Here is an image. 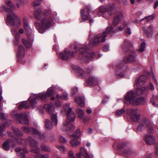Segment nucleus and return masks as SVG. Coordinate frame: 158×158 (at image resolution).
Segmentation results:
<instances>
[{
    "mask_svg": "<svg viewBox=\"0 0 158 158\" xmlns=\"http://www.w3.org/2000/svg\"><path fill=\"white\" fill-rule=\"evenodd\" d=\"M56 15V12H52L50 10H46L45 15L41 22L40 23H35L36 28L39 32L41 33H43L46 29L52 25L53 19H55Z\"/></svg>",
    "mask_w": 158,
    "mask_h": 158,
    "instance_id": "obj_1",
    "label": "nucleus"
},
{
    "mask_svg": "<svg viewBox=\"0 0 158 158\" xmlns=\"http://www.w3.org/2000/svg\"><path fill=\"white\" fill-rule=\"evenodd\" d=\"M107 11L110 15H114V18L113 22V24L115 26L117 25L121 21L123 18L122 14L119 11H117L115 8V5L112 4L110 5L109 7L107 8L106 6H102L99 7L97 11V14L100 15V13H103Z\"/></svg>",
    "mask_w": 158,
    "mask_h": 158,
    "instance_id": "obj_2",
    "label": "nucleus"
},
{
    "mask_svg": "<svg viewBox=\"0 0 158 158\" xmlns=\"http://www.w3.org/2000/svg\"><path fill=\"white\" fill-rule=\"evenodd\" d=\"M69 104H68L63 107L61 112L63 114H67V118L63 124L61 129L64 131L72 130L74 128V126L71 123V121L75 120V115L72 108L70 107Z\"/></svg>",
    "mask_w": 158,
    "mask_h": 158,
    "instance_id": "obj_3",
    "label": "nucleus"
},
{
    "mask_svg": "<svg viewBox=\"0 0 158 158\" xmlns=\"http://www.w3.org/2000/svg\"><path fill=\"white\" fill-rule=\"evenodd\" d=\"M113 28L112 27H108L106 29V31L102 34H99L95 36L94 38L92 45L93 46H97L100 42H104L106 40L105 38L109 33L112 31Z\"/></svg>",
    "mask_w": 158,
    "mask_h": 158,
    "instance_id": "obj_4",
    "label": "nucleus"
},
{
    "mask_svg": "<svg viewBox=\"0 0 158 158\" xmlns=\"http://www.w3.org/2000/svg\"><path fill=\"white\" fill-rule=\"evenodd\" d=\"M144 127H147V130L150 132L152 133L154 132L152 124L147 118L145 117L143 118L139 122L137 129L139 131H141Z\"/></svg>",
    "mask_w": 158,
    "mask_h": 158,
    "instance_id": "obj_5",
    "label": "nucleus"
},
{
    "mask_svg": "<svg viewBox=\"0 0 158 158\" xmlns=\"http://www.w3.org/2000/svg\"><path fill=\"white\" fill-rule=\"evenodd\" d=\"M37 98L35 97L33 98H29L28 102L25 101L19 104L18 107L19 109H21L24 107L26 109H28L30 107V106L28 105L29 104H30L33 108L35 107L37 103Z\"/></svg>",
    "mask_w": 158,
    "mask_h": 158,
    "instance_id": "obj_6",
    "label": "nucleus"
},
{
    "mask_svg": "<svg viewBox=\"0 0 158 158\" xmlns=\"http://www.w3.org/2000/svg\"><path fill=\"white\" fill-rule=\"evenodd\" d=\"M128 115H130L131 119L134 121H137L140 119L139 110L137 109H129L126 111Z\"/></svg>",
    "mask_w": 158,
    "mask_h": 158,
    "instance_id": "obj_7",
    "label": "nucleus"
},
{
    "mask_svg": "<svg viewBox=\"0 0 158 158\" xmlns=\"http://www.w3.org/2000/svg\"><path fill=\"white\" fill-rule=\"evenodd\" d=\"M7 24L11 26H13L15 24L19 23V18L15 13H12L10 15H7Z\"/></svg>",
    "mask_w": 158,
    "mask_h": 158,
    "instance_id": "obj_8",
    "label": "nucleus"
},
{
    "mask_svg": "<svg viewBox=\"0 0 158 158\" xmlns=\"http://www.w3.org/2000/svg\"><path fill=\"white\" fill-rule=\"evenodd\" d=\"M14 118L17 122L22 124L26 125L28 123V119L26 114H23L22 113L16 114L15 115Z\"/></svg>",
    "mask_w": 158,
    "mask_h": 158,
    "instance_id": "obj_9",
    "label": "nucleus"
},
{
    "mask_svg": "<svg viewBox=\"0 0 158 158\" xmlns=\"http://www.w3.org/2000/svg\"><path fill=\"white\" fill-rule=\"evenodd\" d=\"M137 56L136 52L131 50L129 51L128 56L124 58L123 60L126 64L132 63L136 60Z\"/></svg>",
    "mask_w": 158,
    "mask_h": 158,
    "instance_id": "obj_10",
    "label": "nucleus"
},
{
    "mask_svg": "<svg viewBox=\"0 0 158 158\" xmlns=\"http://www.w3.org/2000/svg\"><path fill=\"white\" fill-rule=\"evenodd\" d=\"M75 53L69 50L65 49L60 54V57L63 60H67L73 57Z\"/></svg>",
    "mask_w": 158,
    "mask_h": 158,
    "instance_id": "obj_11",
    "label": "nucleus"
},
{
    "mask_svg": "<svg viewBox=\"0 0 158 158\" xmlns=\"http://www.w3.org/2000/svg\"><path fill=\"white\" fill-rule=\"evenodd\" d=\"M136 94L133 91H130L128 92L125 97L127 104L132 103L133 105L136 98Z\"/></svg>",
    "mask_w": 158,
    "mask_h": 158,
    "instance_id": "obj_12",
    "label": "nucleus"
},
{
    "mask_svg": "<svg viewBox=\"0 0 158 158\" xmlns=\"http://www.w3.org/2000/svg\"><path fill=\"white\" fill-rule=\"evenodd\" d=\"M29 143L31 148V151L34 153H38L40 151V148L37 147V142L31 137L28 138Z\"/></svg>",
    "mask_w": 158,
    "mask_h": 158,
    "instance_id": "obj_13",
    "label": "nucleus"
},
{
    "mask_svg": "<svg viewBox=\"0 0 158 158\" xmlns=\"http://www.w3.org/2000/svg\"><path fill=\"white\" fill-rule=\"evenodd\" d=\"M80 134V129H77L73 135V136L74 139H73L70 142V143L73 147H75L80 144V142L77 141L76 139L79 138Z\"/></svg>",
    "mask_w": 158,
    "mask_h": 158,
    "instance_id": "obj_14",
    "label": "nucleus"
},
{
    "mask_svg": "<svg viewBox=\"0 0 158 158\" xmlns=\"http://www.w3.org/2000/svg\"><path fill=\"white\" fill-rule=\"evenodd\" d=\"M53 94V88L50 87L47 91V93H42L39 94L38 97H39L42 100H44L47 97H50Z\"/></svg>",
    "mask_w": 158,
    "mask_h": 158,
    "instance_id": "obj_15",
    "label": "nucleus"
},
{
    "mask_svg": "<svg viewBox=\"0 0 158 158\" xmlns=\"http://www.w3.org/2000/svg\"><path fill=\"white\" fill-rule=\"evenodd\" d=\"M23 131L27 134L31 133L33 134L40 135V133L36 129L33 128L29 127L27 126H24L22 127Z\"/></svg>",
    "mask_w": 158,
    "mask_h": 158,
    "instance_id": "obj_16",
    "label": "nucleus"
},
{
    "mask_svg": "<svg viewBox=\"0 0 158 158\" xmlns=\"http://www.w3.org/2000/svg\"><path fill=\"white\" fill-rule=\"evenodd\" d=\"M91 48V47H89V45H87L79 49L80 53L82 55H84L86 56V57H88V54L87 52Z\"/></svg>",
    "mask_w": 158,
    "mask_h": 158,
    "instance_id": "obj_17",
    "label": "nucleus"
},
{
    "mask_svg": "<svg viewBox=\"0 0 158 158\" xmlns=\"http://www.w3.org/2000/svg\"><path fill=\"white\" fill-rule=\"evenodd\" d=\"M132 46L130 41L127 40H125L124 43L122 45V48L124 51L127 52L130 50Z\"/></svg>",
    "mask_w": 158,
    "mask_h": 158,
    "instance_id": "obj_18",
    "label": "nucleus"
},
{
    "mask_svg": "<svg viewBox=\"0 0 158 158\" xmlns=\"http://www.w3.org/2000/svg\"><path fill=\"white\" fill-rule=\"evenodd\" d=\"M33 40V37L32 36L30 39L27 38V40H26L24 38L22 39V42L27 48H30L31 46Z\"/></svg>",
    "mask_w": 158,
    "mask_h": 158,
    "instance_id": "obj_19",
    "label": "nucleus"
},
{
    "mask_svg": "<svg viewBox=\"0 0 158 158\" xmlns=\"http://www.w3.org/2000/svg\"><path fill=\"white\" fill-rule=\"evenodd\" d=\"M50 114L53 124L56 126L58 122V119L56 113L55 111H54L50 113Z\"/></svg>",
    "mask_w": 158,
    "mask_h": 158,
    "instance_id": "obj_20",
    "label": "nucleus"
},
{
    "mask_svg": "<svg viewBox=\"0 0 158 158\" xmlns=\"http://www.w3.org/2000/svg\"><path fill=\"white\" fill-rule=\"evenodd\" d=\"M74 100L77 104L78 105L80 106L83 107L84 106V100L83 97L76 96Z\"/></svg>",
    "mask_w": 158,
    "mask_h": 158,
    "instance_id": "obj_21",
    "label": "nucleus"
},
{
    "mask_svg": "<svg viewBox=\"0 0 158 158\" xmlns=\"http://www.w3.org/2000/svg\"><path fill=\"white\" fill-rule=\"evenodd\" d=\"M153 29V27L152 26H149L147 29L146 30V28L145 27H143L142 28L143 30L144 31V33L147 35L148 37H150L152 35V31Z\"/></svg>",
    "mask_w": 158,
    "mask_h": 158,
    "instance_id": "obj_22",
    "label": "nucleus"
},
{
    "mask_svg": "<svg viewBox=\"0 0 158 158\" xmlns=\"http://www.w3.org/2000/svg\"><path fill=\"white\" fill-rule=\"evenodd\" d=\"M145 140L147 143L150 145L154 142V138L151 135H146Z\"/></svg>",
    "mask_w": 158,
    "mask_h": 158,
    "instance_id": "obj_23",
    "label": "nucleus"
},
{
    "mask_svg": "<svg viewBox=\"0 0 158 158\" xmlns=\"http://www.w3.org/2000/svg\"><path fill=\"white\" fill-rule=\"evenodd\" d=\"M24 54V50L23 47L22 45H19L18 49V53L17 54L18 56L22 59V57Z\"/></svg>",
    "mask_w": 158,
    "mask_h": 158,
    "instance_id": "obj_24",
    "label": "nucleus"
},
{
    "mask_svg": "<svg viewBox=\"0 0 158 158\" xmlns=\"http://www.w3.org/2000/svg\"><path fill=\"white\" fill-rule=\"evenodd\" d=\"M98 81V79L91 76H89L86 80V82L87 84L92 85L95 82Z\"/></svg>",
    "mask_w": 158,
    "mask_h": 158,
    "instance_id": "obj_25",
    "label": "nucleus"
},
{
    "mask_svg": "<svg viewBox=\"0 0 158 158\" xmlns=\"http://www.w3.org/2000/svg\"><path fill=\"white\" fill-rule=\"evenodd\" d=\"M34 17L35 19L39 20L40 19L42 15V10L39 9L34 12Z\"/></svg>",
    "mask_w": 158,
    "mask_h": 158,
    "instance_id": "obj_26",
    "label": "nucleus"
},
{
    "mask_svg": "<svg viewBox=\"0 0 158 158\" xmlns=\"http://www.w3.org/2000/svg\"><path fill=\"white\" fill-rule=\"evenodd\" d=\"M44 108L49 114L54 111L53 108V106L51 103L45 105L44 106Z\"/></svg>",
    "mask_w": 158,
    "mask_h": 158,
    "instance_id": "obj_27",
    "label": "nucleus"
},
{
    "mask_svg": "<svg viewBox=\"0 0 158 158\" xmlns=\"http://www.w3.org/2000/svg\"><path fill=\"white\" fill-rule=\"evenodd\" d=\"M145 102V99L143 98H136L135 100L133 106H136L139 104L143 103Z\"/></svg>",
    "mask_w": 158,
    "mask_h": 158,
    "instance_id": "obj_28",
    "label": "nucleus"
},
{
    "mask_svg": "<svg viewBox=\"0 0 158 158\" xmlns=\"http://www.w3.org/2000/svg\"><path fill=\"white\" fill-rule=\"evenodd\" d=\"M145 77L142 76L139 78L137 80V86L142 85L145 81Z\"/></svg>",
    "mask_w": 158,
    "mask_h": 158,
    "instance_id": "obj_29",
    "label": "nucleus"
},
{
    "mask_svg": "<svg viewBox=\"0 0 158 158\" xmlns=\"http://www.w3.org/2000/svg\"><path fill=\"white\" fill-rule=\"evenodd\" d=\"M11 140H7L3 143L2 145L3 148L6 151H8L10 148L9 145L11 143Z\"/></svg>",
    "mask_w": 158,
    "mask_h": 158,
    "instance_id": "obj_30",
    "label": "nucleus"
},
{
    "mask_svg": "<svg viewBox=\"0 0 158 158\" xmlns=\"http://www.w3.org/2000/svg\"><path fill=\"white\" fill-rule=\"evenodd\" d=\"M80 152L85 158H90L88 154L86 151L83 148H80Z\"/></svg>",
    "mask_w": 158,
    "mask_h": 158,
    "instance_id": "obj_31",
    "label": "nucleus"
},
{
    "mask_svg": "<svg viewBox=\"0 0 158 158\" xmlns=\"http://www.w3.org/2000/svg\"><path fill=\"white\" fill-rule=\"evenodd\" d=\"M25 33L27 36V38L30 39L31 36L33 37V35H31V30L29 27H27V28H24Z\"/></svg>",
    "mask_w": 158,
    "mask_h": 158,
    "instance_id": "obj_32",
    "label": "nucleus"
},
{
    "mask_svg": "<svg viewBox=\"0 0 158 158\" xmlns=\"http://www.w3.org/2000/svg\"><path fill=\"white\" fill-rule=\"evenodd\" d=\"M6 3L10 10H13L15 9V6L13 4L12 2L10 1H9L6 2Z\"/></svg>",
    "mask_w": 158,
    "mask_h": 158,
    "instance_id": "obj_33",
    "label": "nucleus"
},
{
    "mask_svg": "<svg viewBox=\"0 0 158 158\" xmlns=\"http://www.w3.org/2000/svg\"><path fill=\"white\" fill-rule=\"evenodd\" d=\"M46 127L47 129H51L52 128V125H53L51 123L48 119H47L45 122Z\"/></svg>",
    "mask_w": 158,
    "mask_h": 158,
    "instance_id": "obj_34",
    "label": "nucleus"
},
{
    "mask_svg": "<svg viewBox=\"0 0 158 158\" xmlns=\"http://www.w3.org/2000/svg\"><path fill=\"white\" fill-rule=\"evenodd\" d=\"M76 112L78 115V117L80 118H82L84 114V112L82 110L78 108L76 110Z\"/></svg>",
    "mask_w": 158,
    "mask_h": 158,
    "instance_id": "obj_35",
    "label": "nucleus"
},
{
    "mask_svg": "<svg viewBox=\"0 0 158 158\" xmlns=\"http://www.w3.org/2000/svg\"><path fill=\"white\" fill-rule=\"evenodd\" d=\"M81 13L82 18L84 20H87L89 18V15L84 14V9L81 10Z\"/></svg>",
    "mask_w": 158,
    "mask_h": 158,
    "instance_id": "obj_36",
    "label": "nucleus"
},
{
    "mask_svg": "<svg viewBox=\"0 0 158 158\" xmlns=\"http://www.w3.org/2000/svg\"><path fill=\"white\" fill-rule=\"evenodd\" d=\"M125 113V110L123 108L118 110L116 112V115L117 116H120Z\"/></svg>",
    "mask_w": 158,
    "mask_h": 158,
    "instance_id": "obj_37",
    "label": "nucleus"
},
{
    "mask_svg": "<svg viewBox=\"0 0 158 158\" xmlns=\"http://www.w3.org/2000/svg\"><path fill=\"white\" fill-rule=\"evenodd\" d=\"M13 130L14 132L18 136H22L23 135L22 132L19 131L18 128H13Z\"/></svg>",
    "mask_w": 158,
    "mask_h": 158,
    "instance_id": "obj_38",
    "label": "nucleus"
},
{
    "mask_svg": "<svg viewBox=\"0 0 158 158\" xmlns=\"http://www.w3.org/2000/svg\"><path fill=\"white\" fill-rule=\"evenodd\" d=\"M76 72L77 75L80 76H82L84 73V71L80 68H78Z\"/></svg>",
    "mask_w": 158,
    "mask_h": 158,
    "instance_id": "obj_39",
    "label": "nucleus"
},
{
    "mask_svg": "<svg viewBox=\"0 0 158 158\" xmlns=\"http://www.w3.org/2000/svg\"><path fill=\"white\" fill-rule=\"evenodd\" d=\"M42 149L46 152H49L51 151L50 148L46 146L45 145H42L41 147Z\"/></svg>",
    "mask_w": 158,
    "mask_h": 158,
    "instance_id": "obj_40",
    "label": "nucleus"
},
{
    "mask_svg": "<svg viewBox=\"0 0 158 158\" xmlns=\"http://www.w3.org/2000/svg\"><path fill=\"white\" fill-rule=\"evenodd\" d=\"M154 18V16L153 15H151L148 17H145L143 19H146L147 22H149L151 20H152ZM143 19H141L143 20Z\"/></svg>",
    "mask_w": 158,
    "mask_h": 158,
    "instance_id": "obj_41",
    "label": "nucleus"
},
{
    "mask_svg": "<svg viewBox=\"0 0 158 158\" xmlns=\"http://www.w3.org/2000/svg\"><path fill=\"white\" fill-rule=\"evenodd\" d=\"M42 0H37L36 1L34 2L32 4L33 6L35 8L37 6L39 5Z\"/></svg>",
    "mask_w": 158,
    "mask_h": 158,
    "instance_id": "obj_42",
    "label": "nucleus"
},
{
    "mask_svg": "<svg viewBox=\"0 0 158 158\" xmlns=\"http://www.w3.org/2000/svg\"><path fill=\"white\" fill-rule=\"evenodd\" d=\"M124 76L123 73L120 72L118 70H117L116 73V76L118 78L123 77Z\"/></svg>",
    "mask_w": 158,
    "mask_h": 158,
    "instance_id": "obj_43",
    "label": "nucleus"
},
{
    "mask_svg": "<svg viewBox=\"0 0 158 158\" xmlns=\"http://www.w3.org/2000/svg\"><path fill=\"white\" fill-rule=\"evenodd\" d=\"M145 43L142 42L141 45L139 49V51L141 52H142L144 51L145 48Z\"/></svg>",
    "mask_w": 158,
    "mask_h": 158,
    "instance_id": "obj_44",
    "label": "nucleus"
},
{
    "mask_svg": "<svg viewBox=\"0 0 158 158\" xmlns=\"http://www.w3.org/2000/svg\"><path fill=\"white\" fill-rule=\"evenodd\" d=\"M5 122H4V123H2L1 125L0 126V131H1V130H4L5 127L7 125V123H6V120L5 121Z\"/></svg>",
    "mask_w": 158,
    "mask_h": 158,
    "instance_id": "obj_45",
    "label": "nucleus"
},
{
    "mask_svg": "<svg viewBox=\"0 0 158 158\" xmlns=\"http://www.w3.org/2000/svg\"><path fill=\"white\" fill-rule=\"evenodd\" d=\"M16 38L14 40V44L15 45H18L19 43V35H17H17H16Z\"/></svg>",
    "mask_w": 158,
    "mask_h": 158,
    "instance_id": "obj_46",
    "label": "nucleus"
},
{
    "mask_svg": "<svg viewBox=\"0 0 158 158\" xmlns=\"http://www.w3.org/2000/svg\"><path fill=\"white\" fill-rule=\"evenodd\" d=\"M61 98L64 100H67L68 98V94L65 93H63V94L60 96Z\"/></svg>",
    "mask_w": 158,
    "mask_h": 158,
    "instance_id": "obj_47",
    "label": "nucleus"
},
{
    "mask_svg": "<svg viewBox=\"0 0 158 158\" xmlns=\"http://www.w3.org/2000/svg\"><path fill=\"white\" fill-rule=\"evenodd\" d=\"M69 158H75L73 152L70 151L69 152Z\"/></svg>",
    "mask_w": 158,
    "mask_h": 158,
    "instance_id": "obj_48",
    "label": "nucleus"
},
{
    "mask_svg": "<svg viewBox=\"0 0 158 158\" xmlns=\"http://www.w3.org/2000/svg\"><path fill=\"white\" fill-rule=\"evenodd\" d=\"M34 157L35 158H47V157L41 154L36 155L34 156Z\"/></svg>",
    "mask_w": 158,
    "mask_h": 158,
    "instance_id": "obj_49",
    "label": "nucleus"
},
{
    "mask_svg": "<svg viewBox=\"0 0 158 158\" xmlns=\"http://www.w3.org/2000/svg\"><path fill=\"white\" fill-rule=\"evenodd\" d=\"M23 26L24 28H27L29 27L28 26L27 21L26 19H23Z\"/></svg>",
    "mask_w": 158,
    "mask_h": 158,
    "instance_id": "obj_50",
    "label": "nucleus"
},
{
    "mask_svg": "<svg viewBox=\"0 0 158 158\" xmlns=\"http://www.w3.org/2000/svg\"><path fill=\"white\" fill-rule=\"evenodd\" d=\"M60 141L61 143H65L67 141L64 137L63 136H60Z\"/></svg>",
    "mask_w": 158,
    "mask_h": 158,
    "instance_id": "obj_51",
    "label": "nucleus"
},
{
    "mask_svg": "<svg viewBox=\"0 0 158 158\" xmlns=\"http://www.w3.org/2000/svg\"><path fill=\"white\" fill-rule=\"evenodd\" d=\"M135 153V152L132 149H129L127 152V153L131 155H133Z\"/></svg>",
    "mask_w": 158,
    "mask_h": 158,
    "instance_id": "obj_52",
    "label": "nucleus"
},
{
    "mask_svg": "<svg viewBox=\"0 0 158 158\" xmlns=\"http://www.w3.org/2000/svg\"><path fill=\"white\" fill-rule=\"evenodd\" d=\"M126 146V144L124 143L120 142L118 145V147L119 148H123Z\"/></svg>",
    "mask_w": 158,
    "mask_h": 158,
    "instance_id": "obj_53",
    "label": "nucleus"
},
{
    "mask_svg": "<svg viewBox=\"0 0 158 158\" xmlns=\"http://www.w3.org/2000/svg\"><path fill=\"white\" fill-rule=\"evenodd\" d=\"M78 91V90L77 88H74L72 89L71 94H72V95H73L75 94Z\"/></svg>",
    "mask_w": 158,
    "mask_h": 158,
    "instance_id": "obj_54",
    "label": "nucleus"
},
{
    "mask_svg": "<svg viewBox=\"0 0 158 158\" xmlns=\"http://www.w3.org/2000/svg\"><path fill=\"white\" fill-rule=\"evenodd\" d=\"M125 32L126 34L128 35H130L131 33V29L130 28L126 29L125 30Z\"/></svg>",
    "mask_w": 158,
    "mask_h": 158,
    "instance_id": "obj_55",
    "label": "nucleus"
},
{
    "mask_svg": "<svg viewBox=\"0 0 158 158\" xmlns=\"http://www.w3.org/2000/svg\"><path fill=\"white\" fill-rule=\"evenodd\" d=\"M58 149L60 151L62 152H63L65 151V150L64 147L63 146H61L60 147H59Z\"/></svg>",
    "mask_w": 158,
    "mask_h": 158,
    "instance_id": "obj_56",
    "label": "nucleus"
},
{
    "mask_svg": "<svg viewBox=\"0 0 158 158\" xmlns=\"http://www.w3.org/2000/svg\"><path fill=\"white\" fill-rule=\"evenodd\" d=\"M0 10L2 11H4L7 10V7L5 6H2L1 7Z\"/></svg>",
    "mask_w": 158,
    "mask_h": 158,
    "instance_id": "obj_57",
    "label": "nucleus"
},
{
    "mask_svg": "<svg viewBox=\"0 0 158 158\" xmlns=\"http://www.w3.org/2000/svg\"><path fill=\"white\" fill-rule=\"evenodd\" d=\"M103 50L105 52H107L109 50V46L107 45H105L103 48Z\"/></svg>",
    "mask_w": 158,
    "mask_h": 158,
    "instance_id": "obj_58",
    "label": "nucleus"
},
{
    "mask_svg": "<svg viewBox=\"0 0 158 158\" xmlns=\"http://www.w3.org/2000/svg\"><path fill=\"white\" fill-rule=\"evenodd\" d=\"M19 155L21 158H26L25 155L23 153L20 152L19 153Z\"/></svg>",
    "mask_w": 158,
    "mask_h": 158,
    "instance_id": "obj_59",
    "label": "nucleus"
},
{
    "mask_svg": "<svg viewBox=\"0 0 158 158\" xmlns=\"http://www.w3.org/2000/svg\"><path fill=\"white\" fill-rule=\"evenodd\" d=\"M151 73H152V78L154 80V81H155V83L157 84V80H156V78L155 77V76H154V74L153 73V71H152V70Z\"/></svg>",
    "mask_w": 158,
    "mask_h": 158,
    "instance_id": "obj_60",
    "label": "nucleus"
},
{
    "mask_svg": "<svg viewBox=\"0 0 158 158\" xmlns=\"http://www.w3.org/2000/svg\"><path fill=\"white\" fill-rule=\"evenodd\" d=\"M145 90V88L144 87H142L139 89V90L140 91L141 93L142 94L144 93Z\"/></svg>",
    "mask_w": 158,
    "mask_h": 158,
    "instance_id": "obj_61",
    "label": "nucleus"
},
{
    "mask_svg": "<svg viewBox=\"0 0 158 158\" xmlns=\"http://www.w3.org/2000/svg\"><path fill=\"white\" fill-rule=\"evenodd\" d=\"M5 118L3 113H0V119H5Z\"/></svg>",
    "mask_w": 158,
    "mask_h": 158,
    "instance_id": "obj_62",
    "label": "nucleus"
},
{
    "mask_svg": "<svg viewBox=\"0 0 158 158\" xmlns=\"http://www.w3.org/2000/svg\"><path fill=\"white\" fill-rule=\"evenodd\" d=\"M155 154L156 155L158 156L157 158H158V143L156 145Z\"/></svg>",
    "mask_w": 158,
    "mask_h": 158,
    "instance_id": "obj_63",
    "label": "nucleus"
},
{
    "mask_svg": "<svg viewBox=\"0 0 158 158\" xmlns=\"http://www.w3.org/2000/svg\"><path fill=\"white\" fill-rule=\"evenodd\" d=\"M81 154H82V153H81L80 152L79 153H77L76 154L77 158H81Z\"/></svg>",
    "mask_w": 158,
    "mask_h": 158,
    "instance_id": "obj_64",
    "label": "nucleus"
}]
</instances>
